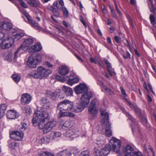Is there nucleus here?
Wrapping results in <instances>:
<instances>
[{"label": "nucleus", "mask_w": 156, "mask_h": 156, "mask_svg": "<svg viewBox=\"0 0 156 156\" xmlns=\"http://www.w3.org/2000/svg\"><path fill=\"white\" fill-rule=\"evenodd\" d=\"M32 97L29 94L25 93L23 94L21 98V102L22 104L26 105L29 103L32 100Z\"/></svg>", "instance_id": "nucleus-11"}, {"label": "nucleus", "mask_w": 156, "mask_h": 156, "mask_svg": "<svg viewBox=\"0 0 156 156\" xmlns=\"http://www.w3.org/2000/svg\"><path fill=\"white\" fill-rule=\"evenodd\" d=\"M124 44L125 46L127 47L130 51H131V49L128 41L126 40L124 42Z\"/></svg>", "instance_id": "nucleus-53"}, {"label": "nucleus", "mask_w": 156, "mask_h": 156, "mask_svg": "<svg viewBox=\"0 0 156 156\" xmlns=\"http://www.w3.org/2000/svg\"><path fill=\"white\" fill-rule=\"evenodd\" d=\"M7 106L5 104H2L0 105V110L5 112Z\"/></svg>", "instance_id": "nucleus-44"}, {"label": "nucleus", "mask_w": 156, "mask_h": 156, "mask_svg": "<svg viewBox=\"0 0 156 156\" xmlns=\"http://www.w3.org/2000/svg\"><path fill=\"white\" fill-rule=\"evenodd\" d=\"M25 51V49L24 48L22 49L21 47H20L18 48L16 51L14 53V58L15 59H16L17 57L20 55L21 53H23V51Z\"/></svg>", "instance_id": "nucleus-25"}, {"label": "nucleus", "mask_w": 156, "mask_h": 156, "mask_svg": "<svg viewBox=\"0 0 156 156\" xmlns=\"http://www.w3.org/2000/svg\"><path fill=\"white\" fill-rule=\"evenodd\" d=\"M50 141V139L47 137L44 136L39 141V144L41 145L43 144H47Z\"/></svg>", "instance_id": "nucleus-26"}, {"label": "nucleus", "mask_w": 156, "mask_h": 156, "mask_svg": "<svg viewBox=\"0 0 156 156\" xmlns=\"http://www.w3.org/2000/svg\"><path fill=\"white\" fill-rule=\"evenodd\" d=\"M16 147V144L15 142H13L11 143L9 145V147L12 149H14Z\"/></svg>", "instance_id": "nucleus-47"}, {"label": "nucleus", "mask_w": 156, "mask_h": 156, "mask_svg": "<svg viewBox=\"0 0 156 156\" xmlns=\"http://www.w3.org/2000/svg\"><path fill=\"white\" fill-rule=\"evenodd\" d=\"M76 132L73 129L69 130L67 131L66 133V137H70L75 134Z\"/></svg>", "instance_id": "nucleus-31"}, {"label": "nucleus", "mask_w": 156, "mask_h": 156, "mask_svg": "<svg viewBox=\"0 0 156 156\" xmlns=\"http://www.w3.org/2000/svg\"><path fill=\"white\" fill-rule=\"evenodd\" d=\"M134 152L133 147L129 145H127L125 148L124 153L125 156H132Z\"/></svg>", "instance_id": "nucleus-16"}, {"label": "nucleus", "mask_w": 156, "mask_h": 156, "mask_svg": "<svg viewBox=\"0 0 156 156\" xmlns=\"http://www.w3.org/2000/svg\"><path fill=\"white\" fill-rule=\"evenodd\" d=\"M107 69L111 75L112 76L113 74H115V73L114 69H112L111 66L109 68Z\"/></svg>", "instance_id": "nucleus-45"}, {"label": "nucleus", "mask_w": 156, "mask_h": 156, "mask_svg": "<svg viewBox=\"0 0 156 156\" xmlns=\"http://www.w3.org/2000/svg\"><path fill=\"white\" fill-rule=\"evenodd\" d=\"M62 9L63 12L64 16L65 17H67L69 14V12L68 10L65 7H62Z\"/></svg>", "instance_id": "nucleus-37"}, {"label": "nucleus", "mask_w": 156, "mask_h": 156, "mask_svg": "<svg viewBox=\"0 0 156 156\" xmlns=\"http://www.w3.org/2000/svg\"><path fill=\"white\" fill-rule=\"evenodd\" d=\"M80 156H89V151H85L82 152Z\"/></svg>", "instance_id": "nucleus-40"}, {"label": "nucleus", "mask_w": 156, "mask_h": 156, "mask_svg": "<svg viewBox=\"0 0 156 156\" xmlns=\"http://www.w3.org/2000/svg\"><path fill=\"white\" fill-rule=\"evenodd\" d=\"M61 116H68L70 117H73L75 115L73 113L69 112H62L60 115Z\"/></svg>", "instance_id": "nucleus-32"}, {"label": "nucleus", "mask_w": 156, "mask_h": 156, "mask_svg": "<svg viewBox=\"0 0 156 156\" xmlns=\"http://www.w3.org/2000/svg\"><path fill=\"white\" fill-rule=\"evenodd\" d=\"M142 121L143 122V123L144 124V125L145 126H146V125L147 124V121L146 118L145 117H144L143 118Z\"/></svg>", "instance_id": "nucleus-61"}, {"label": "nucleus", "mask_w": 156, "mask_h": 156, "mask_svg": "<svg viewBox=\"0 0 156 156\" xmlns=\"http://www.w3.org/2000/svg\"><path fill=\"white\" fill-rule=\"evenodd\" d=\"M40 156H55L53 154L49 152H44L40 154Z\"/></svg>", "instance_id": "nucleus-39"}, {"label": "nucleus", "mask_w": 156, "mask_h": 156, "mask_svg": "<svg viewBox=\"0 0 156 156\" xmlns=\"http://www.w3.org/2000/svg\"><path fill=\"white\" fill-rule=\"evenodd\" d=\"M14 41L12 38L8 37L2 40L0 44L1 48L3 49L11 47L14 43Z\"/></svg>", "instance_id": "nucleus-6"}, {"label": "nucleus", "mask_w": 156, "mask_h": 156, "mask_svg": "<svg viewBox=\"0 0 156 156\" xmlns=\"http://www.w3.org/2000/svg\"><path fill=\"white\" fill-rule=\"evenodd\" d=\"M59 3V5L62 6L64 5V2L63 0H57L55 1L53 4V5L54 6L56 7L57 8L59 9V5H58Z\"/></svg>", "instance_id": "nucleus-29"}, {"label": "nucleus", "mask_w": 156, "mask_h": 156, "mask_svg": "<svg viewBox=\"0 0 156 156\" xmlns=\"http://www.w3.org/2000/svg\"><path fill=\"white\" fill-rule=\"evenodd\" d=\"M12 57L11 54H9L6 57V58L8 61H10L12 60Z\"/></svg>", "instance_id": "nucleus-56"}, {"label": "nucleus", "mask_w": 156, "mask_h": 156, "mask_svg": "<svg viewBox=\"0 0 156 156\" xmlns=\"http://www.w3.org/2000/svg\"><path fill=\"white\" fill-rule=\"evenodd\" d=\"M111 141L112 148L109 144H107L105 147L98 151L96 148L94 150V154L97 156H104L108 154L110 150H112L118 153L121 146V143L118 139L112 137Z\"/></svg>", "instance_id": "nucleus-2"}, {"label": "nucleus", "mask_w": 156, "mask_h": 156, "mask_svg": "<svg viewBox=\"0 0 156 156\" xmlns=\"http://www.w3.org/2000/svg\"><path fill=\"white\" fill-rule=\"evenodd\" d=\"M123 112L127 116L129 119H130V120H131L133 122L135 123L136 122V121L132 117V116L127 112H126L124 109L123 110Z\"/></svg>", "instance_id": "nucleus-33"}, {"label": "nucleus", "mask_w": 156, "mask_h": 156, "mask_svg": "<svg viewBox=\"0 0 156 156\" xmlns=\"http://www.w3.org/2000/svg\"><path fill=\"white\" fill-rule=\"evenodd\" d=\"M79 79L77 77H74L73 79H69L67 80V83L70 86L78 82Z\"/></svg>", "instance_id": "nucleus-27"}, {"label": "nucleus", "mask_w": 156, "mask_h": 156, "mask_svg": "<svg viewBox=\"0 0 156 156\" xmlns=\"http://www.w3.org/2000/svg\"><path fill=\"white\" fill-rule=\"evenodd\" d=\"M132 156H142L141 153L140 151H137L134 152Z\"/></svg>", "instance_id": "nucleus-55"}, {"label": "nucleus", "mask_w": 156, "mask_h": 156, "mask_svg": "<svg viewBox=\"0 0 156 156\" xmlns=\"http://www.w3.org/2000/svg\"><path fill=\"white\" fill-rule=\"evenodd\" d=\"M42 58V57L41 55L39 54H38L36 56L35 59V62H37L38 65L39 63L41 62Z\"/></svg>", "instance_id": "nucleus-36"}, {"label": "nucleus", "mask_w": 156, "mask_h": 156, "mask_svg": "<svg viewBox=\"0 0 156 156\" xmlns=\"http://www.w3.org/2000/svg\"><path fill=\"white\" fill-rule=\"evenodd\" d=\"M75 124L74 120H68L66 121L62 125V128L64 129L71 128L74 126Z\"/></svg>", "instance_id": "nucleus-18"}, {"label": "nucleus", "mask_w": 156, "mask_h": 156, "mask_svg": "<svg viewBox=\"0 0 156 156\" xmlns=\"http://www.w3.org/2000/svg\"><path fill=\"white\" fill-rule=\"evenodd\" d=\"M41 102L44 107V108L37 110L34 115L32 122L34 126L38 125L39 128L43 129L44 133H47L55 126L56 122L53 119L44 124V122L50 118L48 112L52 108V105L49 100L46 98H42Z\"/></svg>", "instance_id": "nucleus-1"}, {"label": "nucleus", "mask_w": 156, "mask_h": 156, "mask_svg": "<svg viewBox=\"0 0 156 156\" xmlns=\"http://www.w3.org/2000/svg\"><path fill=\"white\" fill-rule=\"evenodd\" d=\"M97 63H98L100 66L101 67L103 66V63L100 59L97 58Z\"/></svg>", "instance_id": "nucleus-54"}, {"label": "nucleus", "mask_w": 156, "mask_h": 156, "mask_svg": "<svg viewBox=\"0 0 156 156\" xmlns=\"http://www.w3.org/2000/svg\"><path fill=\"white\" fill-rule=\"evenodd\" d=\"M13 80L16 83H18L20 79V76L17 74H14L12 76Z\"/></svg>", "instance_id": "nucleus-35"}, {"label": "nucleus", "mask_w": 156, "mask_h": 156, "mask_svg": "<svg viewBox=\"0 0 156 156\" xmlns=\"http://www.w3.org/2000/svg\"><path fill=\"white\" fill-rule=\"evenodd\" d=\"M102 117V123L99 127V130L101 131V133H104L105 129V135L109 137L112 135V130L110 124L109 122V115L105 111L101 112V113Z\"/></svg>", "instance_id": "nucleus-3"}, {"label": "nucleus", "mask_w": 156, "mask_h": 156, "mask_svg": "<svg viewBox=\"0 0 156 156\" xmlns=\"http://www.w3.org/2000/svg\"><path fill=\"white\" fill-rule=\"evenodd\" d=\"M27 128V125L26 124L22 123H21V126L20 128V132H22L24 131Z\"/></svg>", "instance_id": "nucleus-38"}, {"label": "nucleus", "mask_w": 156, "mask_h": 156, "mask_svg": "<svg viewBox=\"0 0 156 156\" xmlns=\"http://www.w3.org/2000/svg\"><path fill=\"white\" fill-rule=\"evenodd\" d=\"M148 4L150 9L151 12H153L156 10V9L154 7L152 0H148Z\"/></svg>", "instance_id": "nucleus-30"}, {"label": "nucleus", "mask_w": 156, "mask_h": 156, "mask_svg": "<svg viewBox=\"0 0 156 156\" xmlns=\"http://www.w3.org/2000/svg\"><path fill=\"white\" fill-rule=\"evenodd\" d=\"M71 153L69 151L64 150L58 153L57 156H71Z\"/></svg>", "instance_id": "nucleus-23"}, {"label": "nucleus", "mask_w": 156, "mask_h": 156, "mask_svg": "<svg viewBox=\"0 0 156 156\" xmlns=\"http://www.w3.org/2000/svg\"><path fill=\"white\" fill-rule=\"evenodd\" d=\"M24 15L27 20L29 23L34 28L37 30L39 31H43V29L39 26L38 23L33 21L31 18L30 16L27 12H25Z\"/></svg>", "instance_id": "nucleus-7"}, {"label": "nucleus", "mask_w": 156, "mask_h": 156, "mask_svg": "<svg viewBox=\"0 0 156 156\" xmlns=\"http://www.w3.org/2000/svg\"><path fill=\"white\" fill-rule=\"evenodd\" d=\"M44 65L49 68H51L53 66V65L48 61L44 62Z\"/></svg>", "instance_id": "nucleus-49"}, {"label": "nucleus", "mask_w": 156, "mask_h": 156, "mask_svg": "<svg viewBox=\"0 0 156 156\" xmlns=\"http://www.w3.org/2000/svg\"><path fill=\"white\" fill-rule=\"evenodd\" d=\"M55 78L58 80L63 82L65 80L63 78L58 75H56Z\"/></svg>", "instance_id": "nucleus-50"}, {"label": "nucleus", "mask_w": 156, "mask_h": 156, "mask_svg": "<svg viewBox=\"0 0 156 156\" xmlns=\"http://www.w3.org/2000/svg\"><path fill=\"white\" fill-rule=\"evenodd\" d=\"M104 88L109 94L111 95L114 94V92L111 90L110 88H108L105 86H104Z\"/></svg>", "instance_id": "nucleus-41"}, {"label": "nucleus", "mask_w": 156, "mask_h": 156, "mask_svg": "<svg viewBox=\"0 0 156 156\" xmlns=\"http://www.w3.org/2000/svg\"><path fill=\"white\" fill-rule=\"evenodd\" d=\"M42 48V47L40 43H37L31 47L32 51L35 52L39 51Z\"/></svg>", "instance_id": "nucleus-22"}, {"label": "nucleus", "mask_w": 156, "mask_h": 156, "mask_svg": "<svg viewBox=\"0 0 156 156\" xmlns=\"http://www.w3.org/2000/svg\"><path fill=\"white\" fill-rule=\"evenodd\" d=\"M88 101H87L86 103H84L83 101L81 100L80 102L78 103H76L74 107L73 110L74 111L79 112H80L84 110L85 108L88 105Z\"/></svg>", "instance_id": "nucleus-8"}, {"label": "nucleus", "mask_w": 156, "mask_h": 156, "mask_svg": "<svg viewBox=\"0 0 156 156\" xmlns=\"http://www.w3.org/2000/svg\"><path fill=\"white\" fill-rule=\"evenodd\" d=\"M123 57L125 59L129 58L130 59V55L129 53L127 51H126V54H124L122 55Z\"/></svg>", "instance_id": "nucleus-42"}, {"label": "nucleus", "mask_w": 156, "mask_h": 156, "mask_svg": "<svg viewBox=\"0 0 156 156\" xmlns=\"http://www.w3.org/2000/svg\"><path fill=\"white\" fill-rule=\"evenodd\" d=\"M33 40L31 38L26 39L24 41L23 44L20 47L22 49L24 48L25 51L29 49V46L32 44L33 42Z\"/></svg>", "instance_id": "nucleus-15"}, {"label": "nucleus", "mask_w": 156, "mask_h": 156, "mask_svg": "<svg viewBox=\"0 0 156 156\" xmlns=\"http://www.w3.org/2000/svg\"><path fill=\"white\" fill-rule=\"evenodd\" d=\"M19 3L24 8H26L27 6L25 2L22 0H20Z\"/></svg>", "instance_id": "nucleus-52"}, {"label": "nucleus", "mask_w": 156, "mask_h": 156, "mask_svg": "<svg viewBox=\"0 0 156 156\" xmlns=\"http://www.w3.org/2000/svg\"><path fill=\"white\" fill-rule=\"evenodd\" d=\"M24 110H25V112L27 114H29V115L30 114V112H31V110L29 108H27L26 107H24Z\"/></svg>", "instance_id": "nucleus-58"}, {"label": "nucleus", "mask_w": 156, "mask_h": 156, "mask_svg": "<svg viewBox=\"0 0 156 156\" xmlns=\"http://www.w3.org/2000/svg\"><path fill=\"white\" fill-rule=\"evenodd\" d=\"M104 61L105 64L107 65V69H108L111 67V64L106 59H104Z\"/></svg>", "instance_id": "nucleus-48"}, {"label": "nucleus", "mask_w": 156, "mask_h": 156, "mask_svg": "<svg viewBox=\"0 0 156 156\" xmlns=\"http://www.w3.org/2000/svg\"><path fill=\"white\" fill-rule=\"evenodd\" d=\"M80 20L81 21V22L83 24L84 26L85 27H86V23L84 21V20L83 19V18L81 16H80Z\"/></svg>", "instance_id": "nucleus-63"}, {"label": "nucleus", "mask_w": 156, "mask_h": 156, "mask_svg": "<svg viewBox=\"0 0 156 156\" xmlns=\"http://www.w3.org/2000/svg\"><path fill=\"white\" fill-rule=\"evenodd\" d=\"M27 65L29 67L34 68H36L38 65L33 56L29 57L27 61Z\"/></svg>", "instance_id": "nucleus-14"}, {"label": "nucleus", "mask_w": 156, "mask_h": 156, "mask_svg": "<svg viewBox=\"0 0 156 156\" xmlns=\"http://www.w3.org/2000/svg\"><path fill=\"white\" fill-rule=\"evenodd\" d=\"M58 96L57 93L55 92H53L51 96V97L53 99H54L55 97Z\"/></svg>", "instance_id": "nucleus-60"}, {"label": "nucleus", "mask_w": 156, "mask_h": 156, "mask_svg": "<svg viewBox=\"0 0 156 156\" xmlns=\"http://www.w3.org/2000/svg\"><path fill=\"white\" fill-rule=\"evenodd\" d=\"M24 34L23 33H18L14 35V37L12 38L13 40L15 41V40H18L20 39L22 37L24 36Z\"/></svg>", "instance_id": "nucleus-34"}, {"label": "nucleus", "mask_w": 156, "mask_h": 156, "mask_svg": "<svg viewBox=\"0 0 156 156\" xmlns=\"http://www.w3.org/2000/svg\"><path fill=\"white\" fill-rule=\"evenodd\" d=\"M58 109L61 112L62 111H73V103L68 100H65L58 105Z\"/></svg>", "instance_id": "nucleus-5"}, {"label": "nucleus", "mask_w": 156, "mask_h": 156, "mask_svg": "<svg viewBox=\"0 0 156 156\" xmlns=\"http://www.w3.org/2000/svg\"><path fill=\"white\" fill-rule=\"evenodd\" d=\"M90 61L91 62L94 63L95 64L97 63V58L95 59L93 58H91L90 59Z\"/></svg>", "instance_id": "nucleus-62"}, {"label": "nucleus", "mask_w": 156, "mask_h": 156, "mask_svg": "<svg viewBox=\"0 0 156 156\" xmlns=\"http://www.w3.org/2000/svg\"><path fill=\"white\" fill-rule=\"evenodd\" d=\"M98 102V100L96 99H94L92 101L90 106H95L96 104Z\"/></svg>", "instance_id": "nucleus-51"}, {"label": "nucleus", "mask_w": 156, "mask_h": 156, "mask_svg": "<svg viewBox=\"0 0 156 156\" xmlns=\"http://www.w3.org/2000/svg\"><path fill=\"white\" fill-rule=\"evenodd\" d=\"M115 7L118 13L120 15L121 14V12L119 9H118V8L117 6V4L116 3H115Z\"/></svg>", "instance_id": "nucleus-64"}, {"label": "nucleus", "mask_w": 156, "mask_h": 156, "mask_svg": "<svg viewBox=\"0 0 156 156\" xmlns=\"http://www.w3.org/2000/svg\"><path fill=\"white\" fill-rule=\"evenodd\" d=\"M124 99L130 107L134 110L136 113L139 114V116L140 117V115H141V112L140 109L137 107L136 104L135 103L131 102L129 99L126 98H124Z\"/></svg>", "instance_id": "nucleus-10"}, {"label": "nucleus", "mask_w": 156, "mask_h": 156, "mask_svg": "<svg viewBox=\"0 0 156 156\" xmlns=\"http://www.w3.org/2000/svg\"><path fill=\"white\" fill-rule=\"evenodd\" d=\"M62 89L67 96H73V90L71 88L63 86Z\"/></svg>", "instance_id": "nucleus-21"}, {"label": "nucleus", "mask_w": 156, "mask_h": 156, "mask_svg": "<svg viewBox=\"0 0 156 156\" xmlns=\"http://www.w3.org/2000/svg\"><path fill=\"white\" fill-rule=\"evenodd\" d=\"M89 112L91 114L96 115L98 112L96 106H90L88 109Z\"/></svg>", "instance_id": "nucleus-28"}, {"label": "nucleus", "mask_w": 156, "mask_h": 156, "mask_svg": "<svg viewBox=\"0 0 156 156\" xmlns=\"http://www.w3.org/2000/svg\"><path fill=\"white\" fill-rule=\"evenodd\" d=\"M24 135V133L23 132L20 131H16L10 135V137L11 138L17 141L21 140L23 139Z\"/></svg>", "instance_id": "nucleus-12"}, {"label": "nucleus", "mask_w": 156, "mask_h": 156, "mask_svg": "<svg viewBox=\"0 0 156 156\" xmlns=\"http://www.w3.org/2000/svg\"><path fill=\"white\" fill-rule=\"evenodd\" d=\"M87 91V88L85 84H80L75 88L74 91L77 94H79Z\"/></svg>", "instance_id": "nucleus-9"}, {"label": "nucleus", "mask_w": 156, "mask_h": 156, "mask_svg": "<svg viewBox=\"0 0 156 156\" xmlns=\"http://www.w3.org/2000/svg\"><path fill=\"white\" fill-rule=\"evenodd\" d=\"M27 2L31 6L35 7H39L41 5V3L39 2H37L35 0H29Z\"/></svg>", "instance_id": "nucleus-24"}, {"label": "nucleus", "mask_w": 156, "mask_h": 156, "mask_svg": "<svg viewBox=\"0 0 156 156\" xmlns=\"http://www.w3.org/2000/svg\"><path fill=\"white\" fill-rule=\"evenodd\" d=\"M150 19L151 20V23H153L154 22H155V18L154 17V16L152 15H151L150 17Z\"/></svg>", "instance_id": "nucleus-59"}, {"label": "nucleus", "mask_w": 156, "mask_h": 156, "mask_svg": "<svg viewBox=\"0 0 156 156\" xmlns=\"http://www.w3.org/2000/svg\"><path fill=\"white\" fill-rule=\"evenodd\" d=\"M12 25L9 22H2L0 26V29H2L6 31H9L12 29Z\"/></svg>", "instance_id": "nucleus-19"}, {"label": "nucleus", "mask_w": 156, "mask_h": 156, "mask_svg": "<svg viewBox=\"0 0 156 156\" xmlns=\"http://www.w3.org/2000/svg\"><path fill=\"white\" fill-rule=\"evenodd\" d=\"M6 115L8 118L11 119H15L19 116V114L14 110L7 111Z\"/></svg>", "instance_id": "nucleus-17"}, {"label": "nucleus", "mask_w": 156, "mask_h": 156, "mask_svg": "<svg viewBox=\"0 0 156 156\" xmlns=\"http://www.w3.org/2000/svg\"><path fill=\"white\" fill-rule=\"evenodd\" d=\"M69 69L66 66L62 65L59 67L58 70V73L62 75H65L69 73Z\"/></svg>", "instance_id": "nucleus-20"}, {"label": "nucleus", "mask_w": 156, "mask_h": 156, "mask_svg": "<svg viewBox=\"0 0 156 156\" xmlns=\"http://www.w3.org/2000/svg\"><path fill=\"white\" fill-rule=\"evenodd\" d=\"M61 134L60 132H55L54 133L53 138L55 139L61 136Z\"/></svg>", "instance_id": "nucleus-46"}, {"label": "nucleus", "mask_w": 156, "mask_h": 156, "mask_svg": "<svg viewBox=\"0 0 156 156\" xmlns=\"http://www.w3.org/2000/svg\"><path fill=\"white\" fill-rule=\"evenodd\" d=\"M93 97V94L91 92H87L84 93L82 95L81 98V100L84 103H86L87 101H88V104L90 102V100L91 98Z\"/></svg>", "instance_id": "nucleus-13"}, {"label": "nucleus", "mask_w": 156, "mask_h": 156, "mask_svg": "<svg viewBox=\"0 0 156 156\" xmlns=\"http://www.w3.org/2000/svg\"><path fill=\"white\" fill-rule=\"evenodd\" d=\"M51 71L45 68L40 66L37 70L33 71L30 73L29 76L36 79H44L51 74Z\"/></svg>", "instance_id": "nucleus-4"}, {"label": "nucleus", "mask_w": 156, "mask_h": 156, "mask_svg": "<svg viewBox=\"0 0 156 156\" xmlns=\"http://www.w3.org/2000/svg\"><path fill=\"white\" fill-rule=\"evenodd\" d=\"M120 89L122 92V93L123 95L124 96V97H125L127 96V94L126 93L125 90H124V89L122 87H120Z\"/></svg>", "instance_id": "nucleus-57"}, {"label": "nucleus", "mask_w": 156, "mask_h": 156, "mask_svg": "<svg viewBox=\"0 0 156 156\" xmlns=\"http://www.w3.org/2000/svg\"><path fill=\"white\" fill-rule=\"evenodd\" d=\"M52 12L53 13L54 15L55 16L58 17L59 15V13L57 9L55 8L54 9H53Z\"/></svg>", "instance_id": "nucleus-43"}]
</instances>
